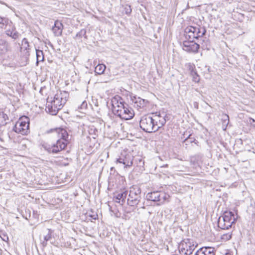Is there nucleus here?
I'll use <instances>...</instances> for the list:
<instances>
[{"label":"nucleus","instance_id":"1","mask_svg":"<svg viewBox=\"0 0 255 255\" xmlns=\"http://www.w3.org/2000/svg\"><path fill=\"white\" fill-rule=\"evenodd\" d=\"M69 96V93L65 91L57 93L51 102L47 101L46 106V112L52 115H56L59 110H61L66 103Z\"/></svg>","mask_w":255,"mask_h":255},{"label":"nucleus","instance_id":"2","mask_svg":"<svg viewBox=\"0 0 255 255\" xmlns=\"http://www.w3.org/2000/svg\"><path fill=\"white\" fill-rule=\"evenodd\" d=\"M56 130L59 134H61V138L58 139L55 144L52 145L47 144L42 145L43 148L50 153H57L64 149L67 145L68 134L67 131L61 128L58 129Z\"/></svg>","mask_w":255,"mask_h":255},{"label":"nucleus","instance_id":"3","mask_svg":"<svg viewBox=\"0 0 255 255\" xmlns=\"http://www.w3.org/2000/svg\"><path fill=\"white\" fill-rule=\"evenodd\" d=\"M206 31L204 27L197 25L188 26L185 29V36L187 40H194L202 37Z\"/></svg>","mask_w":255,"mask_h":255},{"label":"nucleus","instance_id":"4","mask_svg":"<svg viewBox=\"0 0 255 255\" xmlns=\"http://www.w3.org/2000/svg\"><path fill=\"white\" fill-rule=\"evenodd\" d=\"M141 199V189L136 185L129 188L128 197L127 199V204L130 206H136Z\"/></svg>","mask_w":255,"mask_h":255},{"label":"nucleus","instance_id":"5","mask_svg":"<svg viewBox=\"0 0 255 255\" xmlns=\"http://www.w3.org/2000/svg\"><path fill=\"white\" fill-rule=\"evenodd\" d=\"M235 221L234 213L232 212H225L222 216L219 217L218 225L221 229L227 230L231 228Z\"/></svg>","mask_w":255,"mask_h":255},{"label":"nucleus","instance_id":"6","mask_svg":"<svg viewBox=\"0 0 255 255\" xmlns=\"http://www.w3.org/2000/svg\"><path fill=\"white\" fill-rule=\"evenodd\" d=\"M153 120L150 116L147 115L142 117L139 123L140 128L147 132L156 131Z\"/></svg>","mask_w":255,"mask_h":255},{"label":"nucleus","instance_id":"7","mask_svg":"<svg viewBox=\"0 0 255 255\" xmlns=\"http://www.w3.org/2000/svg\"><path fill=\"white\" fill-rule=\"evenodd\" d=\"M29 119L25 117L24 119H19L15 124L13 130L15 132L22 135H26L29 132Z\"/></svg>","mask_w":255,"mask_h":255},{"label":"nucleus","instance_id":"8","mask_svg":"<svg viewBox=\"0 0 255 255\" xmlns=\"http://www.w3.org/2000/svg\"><path fill=\"white\" fill-rule=\"evenodd\" d=\"M169 195L164 192L154 191L148 193L146 195L147 200L153 202H158V205H160L168 200Z\"/></svg>","mask_w":255,"mask_h":255},{"label":"nucleus","instance_id":"9","mask_svg":"<svg viewBox=\"0 0 255 255\" xmlns=\"http://www.w3.org/2000/svg\"><path fill=\"white\" fill-rule=\"evenodd\" d=\"M196 246L190 240L182 241L179 245L178 249L181 254L190 255L192 254Z\"/></svg>","mask_w":255,"mask_h":255},{"label":"nucleus","instance_id":"10","mask_svg":"<svg viewBox=\"0 0 255 255\" xmlns=\"http://www.w3.org/2000/svg\"><path fill=\"white\" fill-rule=\"evenodd\" d=\"M133 157L130 153H122L119 158L116 159V163L123 164L125 168L129 167L133 164Z\"/></svg>","mask_w":255,"mask_h":255},{"label":"nucleus","instance_id":"11","mask_svg":"<svg viewBox=\"0 0 255 255\" xmlns=\"http://www.w3.org/2000/svg\"><path fill=\"white\" fill-rule=\"evenodd\" d=\"M182 46L184 51L190 53H197L200 48L199 44L194 42L193 40L184 41Z\"/></svg>","mask_w":255,"mask_h":255},{"label":"nucleus","instance_id":"12","mask_svg":"<svg viewBox=\"0 0 255 255\" xmlns=\"http://www.w3.org/2000/svg\"><path fill=\"white\" fill-rule=\"evenodd\" d=\"M151 118L153 120V123L155 125L156 131L163 126L166 123L165 116H162L159 113H152Z\"/></svg>","mask_w":255,"mask_h":255},{"label":"nucleus","instance_id":"13","mask_svg":"<svg viewBox=\"0 0 255 255\" xmlns=\"http://www.w3.org/2000/svg\"><path fill=\"white\" fill-rule=\"evenodd\" d=\"M125 106V108L118 116L125 120H130L134 116L133 111L131 108L129 107L128 104Z\"/></svg>","mask_w":255,"mask_h":255},{"label":"nucleus","instance_id":"14","mask_svg":"<svg viewBox=\"0 0 255 255\" xmlns=\"http://www.w3.org/2000/svg\"><path fill=\"white\" fill-rule=\"evenodd\" d=\"M5 33L7 36L10 37L14 40L17 39L20 36V34L17 31L13 23L8 26V28H6Z\"/></svg>","mask_w":255,"mask_h":255},{"label":"nucleus","instance_id":"15","mask_svg":"<svg viewBox=\"0 0 255 255\" xmlns=\"http://www.w3.org/2000/svg\"><path fill=\"white\" fill-rule=\"evenodd\" d=\"M63 29V25L62 22L57 20L54 22V25L52 27V30L55 36H59L62 35Z\"/></svg>","mask_w":255,"mask_h":255},{"label":"nucleus","instance_id":"16","mask_svg":"<svg viewBox=\"0 0 255 255\" xmlns=\"http://www.w3.org/2000/svg\"><path fill=\"white\" fill-rule=\"evenodd\" d=\"M194 255H215L214 248L203 247L200 248Z\"/></svg>","mask_w":255,"mask_h":255},{"label":"nucleus","instance_id":"17","mask_svg":"<svg viewBox=\"0 0 255 255\" xmlns=\"http://www.w3.org/2000/svg\"><path fill=\"white\" fill-rule=\"evenodd\" d=\"M127 194V191H124L118 193L115 197H114L115 201L121 205H123L126 202Z\"/></svg>","mask_w":255,"mask_h":255},{"label":"nucleus","instance_id":"18","mask_svg":"<svg viewBox=\"0 0 255 255\" xmlns=\"http://www.w3.org/2000/svg\"><path fill=\"white\" fill-rule=\"evenodd\" d=\"M12 22L8 18L0 15V28L6 29L7 26H10Z\"/></svg>","mask_w":255,"mask_h":255},{"label":"nucleus","instance_id":"19","mask_svg":"<svg viewBox=\"0 0 255 255\" xmlns=\"http://www.w3.org/2000/svg\"><path fill=\"white\" fill-rule=\"evenodd\" d=\"M10 50L11 47L8 42L4 39L0 38V53H3Z\"/></svg>","mask_w":255,"mask_h":255},{"label":"nucleus","instance_id":"20","mask_svg":"<svg viewBox=\"0 0 255 255\" xmlns=\"http://www.w3.org/2000/svg\"><path fill=\"white\" fill-rule=\"evenodd\" d=\"M123 99L119 96H115L111 99V104L112 106L113 112L114 110L116 109V107L123 103Z\"/></svg>","mask_w":255,"mask_h":255},{"label":"nucleus","instance_id":"21","mask_svg":"<svg viewBox=\"0 0 255 255\" xmlns=\"http://www.w3.org/2000/svg\"><path fill=\"white\" fill-rule=\"evenodd\" d=\"M106 66L103 64H98L95 68V72L97 74L101 75L103 74L106 69Z\"/></svg>","mask_w":255,"mask_h":255},{"label":"nucleus","instance_id":"22","mask_svg":"<svg viewBox=\"0 0 255 255\" xmlns=\"http://www.w3.org/2000/svg\"><path fill=\"white\" fill-rule=\"evenodd\" d=\"M45 233L46 234L44 236V241L42 242V245L44 247L47 246V242L51 238V232L49 229H47Z\"/></svg>","mask_w":255,"mask_h":255},{"label":"nucleus","instance_id":"23","mask_svg":"<svg viewBox=\"0 0 255 255\" xmlns=\"http://www.w3.org/2000/svg\"><path fill=\"white\" fill-rule=\"evenodd\" d=\"M125 105H127V104L124 102L123 103L116 107V109L114 110L113 111L114 114L118 116L120 114V113H121V112L123 110V109L125 108Z\"/></svg>","mask_w":255,"mask_h":255},{"label":"nucleus","instance_id":"24","mask_svg":"<svg viewBox=\"0 0 255 255\" xmlns=\"http://www.w3.org/2000/svg\"><path fill=\"white\" fill-rule=\"evenodd\" d=\"M146 101L139 97L135 98V103L137 104V106L140 108H143L145 106Z\"/></svg>","mask_w":255,"mask_h":255},{"label":"nucleus","instance_id":"25","mask_svg":"<svg viewBox=\"0 0 255 255\" xmlns=\"http://www.w3.org/2000/svg\"><path fill=\"white\" fill-rule=\"evenodd\" d=\"M185 67L189 71L190 75L196 71L195 65L193 63H187L185 65Z\"/></svg>","mask_w":255,"mask_h":255},{"label":"nucleus","instance_id":"26","mask_svg":"<svg viewBox=\"0 0 255 255\" xmlns=\"http://www.w3.org/2000/svg\"><path fill=\"white\" fill-rule=\"evenodd\" d=\"M37 62L42 61L44 60V55L42 50H36Z\"/></svg>","mask_w":255,"mask_h":255},{"label":"nucleus","instance_id":"27","mask_svg":"<svg viewBox=\"0 0 255 255\" xmlns=\"http://www.w3.org/2000/svg\"><path fill=\"white\" fill-rule=\"evenodd\" d=\"M192 77V81L195 83H198L200 81V76L198 74L197 71L193 72L190 74Z\"/></svg>","mask_w":255,"mask_h":255},{"label":"nucleus","instance_id":"28","mask_svg":"<svg viewBox=\"0 0 255 255\" xmlns=\"http://www.w3.org/2000/svg\"><path fill=\"white\" fill-rule=\"evenodd\" d=\"M232 235V234L231 232L223 234L221 236V239L222 240V241H227L231 239Z\"/></svg>","mask_w":255,"mask_h":255},{"label":"nucleus","instance_id":"29","mask_svg":"<svg viewBox=\"0 0 255 255\" xmlns=\"http://www.w3.org/2000/svg\"><path fill=\"white\" fill-rule=\"evenodd\" d=\"M22 48H24L25 50H27L29 49V43L26 38H24L22 40Z\"/></svg>","mask_w":255,"mask_h":255},{"label":"nucleus","instance_id":"30","mask_svg":"<svg viewBox=\"0 0 255 255\" xmlns=\"http://www.w3.org/2000/svg\"><path fill=\"white\" fill-rule=\"evenodd\" d=\"M76 37H84L85 38H87L86 30L85 29H81L78 33H77V34L76 35Z\"/></svg>","mask_w":255,"mask_h":255},{"label":"nucleus","instance_id":"31","mask_svg":"<svg viewBox=\"0 0 255 255\" xmlns=\"http://www.w3.org/2000/svg\"><path fill=\"white\" fill-rule=\"evenodd\" d=\"M144 165V160L141 158L138 159L137 162V166L139 167L143 168Z\"/></svg>","mask_w":255,"mask_h":255},{"label":"nucleus","instance_id":"32","mask_svg":"<svg viewBox=\"0 0 255 255\" xmlns=\"http://www.w3.org/2000/svg\"><path fill=\"white\" fill-rule=\"evenodd\" d=\"M223 120L224 121L223 122V123L224 124H228L229 123V116L227 115H224L223 116Z\"/></svg>","mask_w":255,"mask_h":255},{"label":"nucleus","instance_id":"33","mask_svg":"<svg viewBox=\"0 0 255 255\" xmlns=\"http://www.w3.org/2000/svg\"><path fill=\"white\" fill-rule=\"evenodd\" d=\"M126 13L128 14L131 12V9L130 5H127L125 8Z\"/></svg>","mask_w":255,"mask_h":255},{"label":"nucleus","instance_id":"34","mask_svg":"<svg viewBox=\"0 0 255 255\" xmlns=\"http://www.w3.org/2000/svg\"><path fill=\"white\" fill-rule=\"evenodd\" d=\"M249 123L252 125V126L255 128V121L254 119L252 118H250L249 120Z\"/></svg>","mask_w":255,"mask_h":255},{"label":"nucleus","instance_id":"35","mask_svg":"<svg viewBox=\"0 0 255 255\" xmlns=\"http://www.w3.org/2000/svg\"><path fill=\"white\" fill-rule=\"evenodd\" d=\"M87 106V102L86 101H84L82 102V104L81 105V109H86Z\"/></svg>","mask_w":255,"mask_h":255},{"label":"nucleus","instance_id":"36","mask_svg":"<svg viewBox=\"0 0 255 255\" xmlns=\"http://www.w3.org/2000/svg\"><path fill=\"white\" fill-rule=\"evenodd\" d=\"M3 237H1L3 241H6L8 240V238L7 235L3 234Z\"/></svg>","mask_w":255,"mask_h":255},{"label":"nucleus","instance_id":"37","mask_svg":"<svg viewBox=\"0 0 255 255\" xmlns=\"http://www.w3.org/2000/svg\"><path fill=\"white\" fill-rule=\"evenodd\" d=\"M41 91H42V89L41 88V89L40 90V92H41Z\"/></svg>","mask_w":255,"mask_h":255}]
</instances>
